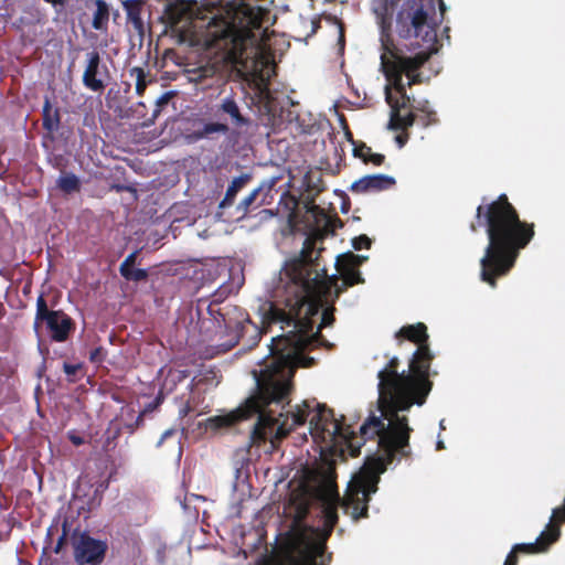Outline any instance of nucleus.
I'll return each mask as SVG.
<instances>
[{
    "label": "nucleus",
    "mask_w": 565,
    "mask_h": 565,
    "mask_svg": "<svg viewBox=\"0 0 565 565\" xmlns=\"http://www.w3.org/2000/svg\"><path fill=\"white\" fill-rule=\"evenodd\" d=\"M395 338L397 340H407L417 345L415 351L423 352L420 354V364L428 365V370H430L431 362L434 360V354L430 351L428 339L429 335L427 333V327L423 322H417L415 324L403 326L396 333ZM402 341H399V344Z\"/></svg>",
    "instance_id": "obj_15"
},
{
    "label": "nucleus",
    "mask_w": 565,
    "mask_h": 565,
    "mask_svg": "<svg viewBox=\"0 0 565 565\" xmlns=\"http://www.w3.org/2000/svg\"><path fill=\"white\" fill-rule=\"evenodd\" d=\"M383 46L391 55V57L385 54L381 56L382 72L387 81L384 87L385 102L391 108L387 128L390 130L405 129L415 122L413 113L402 115V109L412 106L406 87L423 83L418 71L435 51L420 50L414 56H404L393 43H384Z\"/></svg>",
    "instance_id": "obj_6"
},
{
    "label": "nucleus",
    "mask_w": 565,
    "mask_h": 565,
    "mask_svg": "<svg viewBox=\"0 0 565 565\" xmlns=\"http://www.w3.org/2000/svg\"><path fill=\"white\" fill-rule=\"evenodd\" d=\"M106 358V351L103 347H97L89 353V361L95 364H100Z\"/></svg>",
    "instance_id": "obj_42"
},
{
    "label": "nucleus",
    "mask_w": 565,
    "mask_h": 565,
    "mask_svg": "<svg viewBox=\"0 0 565 565\" xmlns=\"http://www.w3.org/2000/svg\"><path fill=\"white\" fill-rule=\"evenodd\" d=\"M334 316H333V308L332 309H326L322 312L321 323L319 326V330L326 327H329L333 323Z\"/></svg>",
    "instance_id": "obj_43"
},
{
    "label": "nucleus",
    "mask_w": 565,
    "mask_h": 565,
    "mask_svg": "<svg viewBox=\"0 0 565 565\" xmlns=\"http://www.w3.org/2000/svg\"><path fill=\"white\" fill-rule=\"evenodd\" d=\"M561 531L559 527L547 525L546 530L543 531L535 542L533 543H519L515 544L512 548L518 554H537L545 552L551 544L557 541L559 537Z\"/></svg>",
    "instance_id": "obj_20"
},
{
    "label": "nucleus",
    "mask_w": 565,
    "mask_h": 565,
    "mask_svg": "<svg viewBox=\"0 0 565 565\" xmlns=\"http://www.w3.org/2000/svg\"><path fill=\"white\" fill-rule=\"evenodd\" d=\"M281 329L288 327L286 323H280ZM292 329L286 334H280L271 339L269 351L271 361L262 371V379L258 381L257 393L246 399L245 404L238 407V414L241 418H247L254 414H258V424L254 431L255 439L265 438L264 435L268 434L274 438H280L286 435L284 427H274L270 418L267 414L262 411V406L268 404L281 405L288 399L291 392V379L298 366L310 367L313 365L312 358L303 356V351L312 344L318 337H320L319 330L313 333V329L308 332V343L306 347L297 350V353L291 354V345L287 343H278L279 338H289L290 335L298 332V328L290 326Z\"/></svg>",
    "instance_id": "obj_4"
},
{
    "label": "nucleus",
    "mask_w": 565,
    "mask_h": 565,
    "mask_svg": "<svg viewBox=\"0 0 565 565\" xmlns=\"http://www.w3.org/2000/svg\"><path fill=\"white\" fill-rule=\"evenodd\" d=\"M315 241L307 237L300 256L286 264L285 275L288 281L278 289L274 301L264 311L263 322L267 324L286 323L298 328V332L289 338H279L278 343L291 345L289 352L308 343V332L315 328L313 317L317 316L324 300L334 294L339 298L350 286L344 280L338 282L335 276L329 277L326 268H320L319 257L313 258Z\"/></svg>",
    "instance_id": "obj_2"
},
{
    "label": "nucleus",
    "mask_w": 565,
    "mask_h": 565,
    "mask_svg": "<svg viewBox=\"0 0 565 565\" xmlns=\"http://www.w3.org/2000/svg\"><path fill=\"white\" fill-rule=\"evenodd\" d=\"M57 188L65 194L81 191V181L74 173H63L56 181Z\"/></svg>",
    "instance_id": "obj_30"
},
{
    "label": "nucleus",
    "mask_w": 565,
    "mask_h": 565,
    "mask_svg": "<svg viewBox=\"0 0 565 565\" xmlns=\"http://www.w3.org/2000/svg\"><path fill=\"white\" fill-rule=\"evenodd\" d=\"M317 407V413L310 418L311 434L322 435V438H326L324 435L327 434L330 440H333L337 436L344 437L342 424L335 419L333 411L326 405L318 404Z\"/></svg>",
    "instance_id": "obj_17"
},
{
    "label": "nucleus",
    "mask_w": 565,
    "mask_h": 565,
    "mask_svg": "<svg viewBox=\"0 0 565 565\" xmlns=\"http://www.w3.org/2000/svg\"><path fill=\"white\" fill-rule=\"evenodd\" d=\"M396 181L386 174H370L354 181L350 191L354 194L375 193L391 189Z\"/></svg>",
    "instance_id": "obj_18"
},
{
    "label": "nucleus",
    "mask_w": 565,
    "mask_h": 565,
    "mask_svg": "<svg viewBox=\"0 0 565 565\" xmlns=\"http://www.w3.org/2000/svg\"><path fill=\"white\" fill-rule=\"evenodd\" d=\"M143 422V414H139V416L136 419V426H139Z\"/></svg>",
    "instance_id": "obj_54"
},
{
    "label": "nucleus",
    "mask_w": 565,
    "mask_h": 565,
    "mask_svg": "<svg viewBox=\"0 0 565 565\" xmlns=\"http://www.w3.org/2000/svg\"><path fill=\"white\" fill-rule=\"evenodd\" d=\"M109 77V70L103 63L99 52L96 50L88 52L82 76L83 85L92 92L102 93L106 88Z\"/></svg>",
    "instance_id": "obj_14"
},
{
    "label": "nucleus",
    "mask_w": 565,
    "mask_h": 565,
    "mask_svg": "<svg viewBox=\"0 0 565 565\" xmlns=\"http://www.w3.org/2000/svg\"><path fill=\"white\" fill-rule=\"evenodd\" d=\"M308 508L301 505L290 529L285 533L276 546L268 565H330L332 553H327V539L338 523V511L333 504L323 509L327 534L323 539H316L313 530L302 523Z\"/></svg>",
    "instance_id": "obj_7"
},
{
    "label": "nucleus",
    "mask_w": 565,
    "mask_h": 565,
    "mask_svg": "<svg viewBox=\"0 0 565 565\" xmlns=\"http://www.w3.org/2000/svg\"><path fill=\"white\" fill-rule=\"evenodd\" d=\"M270 10L260 6L242 2L236 10L238 24L225 17H213L202 33L206 47L224 51L234 65L244 66L250 54L266 41Z\"/></svg>",
    "instance_id": "obj_5"
},
{
    "label": "nucleus",
    "mask_w": 565,
    "mask_h": 565,
    "mask_svg": "<svg viewBox=\"0 0 565 565\" xmlns=\"http://www.w3.org/2000/svg\"><path fill=\"white\" fill-rule=\"evenodd\" d=\"M414 109L420 113L416 114L412 111L415 115V121H418L423 127H428L438 121L436 111L429 108L427 100L424 102L420 106L414 107Z\"/></svg>",
    "instance_id": "obj_29"
},
{
    "label": "nucleus",
    "mask_w": 565,
    "mask_h": 565,
    "mask_svg": "<svg viewBox=\"0 0 565 565\" xmlns=\"http://www.w3.org/2000/svg\"><path fill=\"white\" fill-rule=\"evenodd\" d=\"M306 215L308 220H312L316 226H320L321 223H323L326 227L330 226L331 218L328 216L323 209L313 203V200L306 204Z\"/></svg>",
    "instance_id": "obj_28"
},
{
    "label": "nucleus",
    "mask_w": 565,
    "mask_h": 565,
    "mask_svg": "<svg viewBox=\"0 0 565 565\" xmlns=\"http://www.w3.org/2000/svg\"><path fill=\"white\" fill-rule=\"evenodd\" d=\"M188 376L189 371L186 370H170L168 372L163 386L171 391L178 383L184 381Z\"/></svg>",
    "instance_id": "obj_37"
},
{
    "label": "nucleus",
    "mask_w": 565,
    "mask_h": 565,
    "mask_svg": "<svg viewBox=\"0 0 565 565\" xmlns=\"http://www.w3.org/2000/svg\"><path fill=\"white\" fill-rule=\"evenodd\" d=\"M81 370H82L81 363L71 364V363L64 362V364H63V371L67 375L68 382H75L76 381L75 375Z\"/></svg>",
    "instance_id": "obj_39"
},
{
    "label": "nucleus",
    "mask_w": 565,
    "mask_h": 565,
    "mask_svg": "<svg viewBox=\"0 0 565 565\" xmlns=\"http://www.w3.org/2000/svg\"><path fill=\"white\" fill-rule=\"evenodd\" d=\"M234 285L231 281L221 285L212 295L213 299L210 303H215L216 307H222L221 303L234 292Z\"/></svg>",
    "instance_id": "obj_36"
},
{
    "label": "nucleus",
    "mask_w": 565,
    "mask_h": 565,
    "mask_svg": "<svg viewBox=\"0 0 565 565\" xmlns=\"http://www.w3.org/2000/svg\"><path fill=\"white\" fill-rule=\"evenodd\" d=\"M518 563H519L518 553L514 552V550L512 548L504 561V565H518Z\"/></svg>",
    "instance_id": "obj_48"
},
{
    "label": "nucleus",
    "mask_w": 565,
    "mask_h": 565,
    "mask_svg": "<svg viewBox=\"0 0 565 565\" xmlns=\"http://www.w3.org/2000/svg\"><path fill=\"white\" fill-rule=\"evenodd\" d=\"M440 10L444 11L445 10V4L443 1H440Z\"/></svg>",
    "instance_id": "obj_56"
},
{
    "label": "nucleus",
    "mask_w": 565,
    "mask_h": 565,
    "mask_svg": "<svg viewBox=\"0 0 565 565\" xmlns=\"http://www.w3.org/2000/svg\"><path fill=\"white\" fill-rule=\"evenodd\" d=\"M146 4V0H125L122 2L127 24L131 25L132 30L140 39L146 34V23L143 20Z\"/></svg>",
    "instance_id": "obj_21"
},
{
    "label": "nucleus",
    "mask_w": 565,
    "mask_h": 565,
    "mask_svg": "<svg viewBox=\"0 0 565 565\" xmlns=\"http://www.w3.org/2000/svg\"><path fill=\"white\" fill-rule=\"evenodd\" d=\"M129 74L136 81V93L141 96L148 85L147 72L142 67L135 66L129 70Z\"/></svg>",
    "instance_id": "obj_34"
},
{
    "label": "nucleus",
    "mask_w": 565,
    "mask_h": 565,
    "mask_svg": "<svg viewBox=\"0 0 565 565\" xmlns=\"http://www.w3.org/2000/svg\"><path fill=\"white\" fill-rule=\"evenodd\" d=\"M60 125V111L53 108L49 98H45L42 111V126L45 130L53 132Z\"/></svg>",
    "instance_id": "obj_26"
},
{
    "label": "nucleus",
    "mask_w": 565,
    "mask_h": 565,
    "mask_svg": "<svg viewBox=\"0 0 565 565\" xmlns=\"http://www.w3.org/2000/svg\"><path fill=\"white\" fill-rule=\"evenodd\" d=\"M396 0H373V11L380 20L382 33L391 28V17Z\"/></svg>",
    "instance_id": "obj_23"
},
{
    "label": "nucleus",
    "mask_w": 565,
    "mask_h": 565,
    "mask_svg": "<svg viewBox=\"0 0 565 565\" xmlns=\"http://www.w3.org/2000/svg\"><path fill=\"white\" fill-rule=\"evenodd\" d=\"M335 221L339 222L340 226H342L340 218H337Z\"/></svg>",
    "instance_id": "obj_57"
},
{
    "label": "nucleus",
    "mask_w": 565,
    "mask_h": 565,
    "mask_svg": "<svg viewBox=\"0 0 565 565\" xmlns=\"http://www.w3.org/2000/svg\"><path fill=\"white\" fill-rule=\"evenodd\" d=\"M74 558L78 565H100L104 562L107 544L75 529L71 535Z\"/></svg>",
    "instance_id": "obj_13"
},
{
    "label": "nucleus",
    "mask_w": 565,
    "mask_h": 565,
    "mask_svg": "<svg viewBox=\"0 0 565 565\" xmlns=\"http://www.w3.org/2000/svg\"><path fill=\"white\" fill-rule=\"evenodd\" d=\"M553 522H565V508H557L553 510L552 520L548 525H552ZM553 526H557L553 524Z\"/></svg>",
    "instance_id": "obj_44"
},
{
    "label": "nucleus",
    "mask_w": 565,
    "mask_h": 565,
    "mask_svg": "<svg viewBox=\"0 0 565 565\" xmlns=\"http://www.w3.org/2000/svg\"><path fill=\"white\" fill-rule=\"evenodd\" d=\"M366 259V256H361L352 252H348L337 257V266L359 267Z\"/></svg>",
    "instance_id": "obj_35"
},
{
    "label": "nucleus",
    "mask_w": 565,
    "mask_h": 565,
    "mask_svg": "<svg viewBox=\"0 0 565 565\" xmlns=\"http://www.w3.org/2000/svg\"><path fill=\"white\" fill-rule=\"evenodd\" d=\"M126 280L128 281H143L148 279V271L146 269L141 268H130L127 270V273L120 274Z\"/></svg>",
    "instance_id": "obj_38"
},
{
    "label": "nucleus",
    "mask_w": 565,
    "mask_h": 565,
    "mask_svg": "<svg viewBox=\"0 0 565 565\" xmlns=\"http://www.w3.org/2000/svg\"><path fill=\"white\" fill-rule=\"evenodd\" d=\"M183 15V9L174 4H168L163 13V19L170 28L175 29L181 22Z\"/></svg>",
    "instance_id": "obj_33"
},
{
    "label": "nucleus",
    "mask_w": 565,
    "mask_h": 565,
    "mask_svg": "<svg viewBox=\"0 0 565 565\" xmlns=\"http://www.w3.org/2000/svg\"><path fill=\"white\" fill-rule=\"evenodd\" d=\"M289 403V398L284 402L281 405H277L275 403L273 404H268L266 406H262V411H264V413L267 414L268 418H270V422L273 423L274 427H284L286 429V435L284 437H280V438H274L271 437L270 435L266 434L264 435L265 438L263 439H255L254 438V431L256 429V426L258 424V420L256 422V424L254 425V428L252 430V434H250V440H252V445L254 446H257L259 447L260 445L265 444L266 441H269L271 447L275 449L278 447V444L288 436V434L290 433V430L292 428H295L296 426H301L303 425L307 419H308V416L310 414V404L305 401L303 404H302V407H297V411L294 412L291 414V418H292V423L290 426H287V423L286 422H282L280 423V418L282 417V413H279L278 414V418H276L274 415L276 413L275 409L271 408L273 405H275L276 407H280V408H284L285 407V404H288ZM254 416H257L258 417V414H254ZM253 417V415H252ZM250 418V416H249ZM245 418H241L239 417V414H238V408L225 416V417H220L218 420L222 422L223 425L225 426H231V425H234L235 423L239 422V420H244ZM248 419V417L246 418Z\"/></svg>",
    "instance_id": "obj_11"
},
{
    "label": "nucleus",
    "mask_w": 565,
    "mask_h": 565,
    "mask_svg": "<svg viewBox=\"0 0 565 565\" xmlns=\"http://www.w3.org/2000/svg\"><path fill=\"white\" fill-rule=\"evenodd\" d=\"M354 157L361 159L365 164H373L380 167L385 161V156L382 153H375L372 151V148L361 142L354 146L353 149Z\"/></svg>",
    "instance_id": "obj_24"
},
{
    "label": "nucleus",
    "mask_w": 565,
    "mask_h": 565,
    "mask_svg": "<svg viewBox=\"0 0 565 565\" xmlns=\"http://www.w3.org/2000/svg\"><path fill=\"white\" fill-rule=\"evenodd\" d=\"M420 351H415L408 363V370L398 372L399 359L390 358L385 367L379 371V409L381 416H370L360 427L363 443L377 437V446L385 449L388 457L399 454L411 455L409 437L412 428L408 418L399 412L411 409L413 405L426 403L433 390L428 365L420 364Z\"/></svg>",
    "instance_id": "obj_1"
},
{
    "label": "nucleus",
    "mask_w": 565,
    "mask_h": 565,
    "mask_svg": "<svg viewBox=\"0 0 565 565\" xmlns=\"http://www.w3.org/2000/svg\"><path fill=\"white\" fill-rule=\"evenodd\" d=\"M137 255L138 250H135L125 258V260L119 266L120 274L127 273L128 269L134 267L137 259Z\"/></svg>",
    "instance_id": "obj_41"
},
{
    "label": "nucleus",
    "mask_w": 565,
    "mask_h": 565,
    "mask_svg": "<svg viewBox=\"0 0 565 565\" xmlns=\"http://www.w3.org/2000/svg\"><path fill=\"white\" fill-rule=\"evenodd\" d=\"M435 0H406L397 12L395 32L399 40L407 41V50L436 51L437 42Z\"/></svg>",
    "instance_id": "obj_8"
},
{
    "label": "nucleus",
    "mask_w": 565,
    "mask_h": 565,
    "mask_svg": "<svg viewBox=\"0 0 565 565\" xmlns=\"http://www.w3.org/2000/svg\"><path fill=\"white\" fill-rule=\"evenodd\" d=\"M477 227H482L488 237L484 255L480 259V278L494 288L497 279L511 271L521 250L534 238L535 224L522 221L503 193L492 201L482 198L476 211V224L470 225L473 232Z\"/></svg>",
    "instance_id": "obj_3"
},
{
    "label": "nucleus",
    "mask_w": 565,
    "mask_h": 565,
    "mask_svg": "<svg viewBox=\"0 0 565 565\" xmlns=\"http://www.w3.org/2000/svg\"><path fill=\"white\" fill-rule=\"evenodd\" d=\"M175 57H177V52L173 49H168L163 53V58L164 60L174 61Z\"/></svg>",
    "instance_id": "obj_51"
},
{
    "label": "nucleus",
    "mask_w": 565,
    "mask_h": 565,
    "mask_svg": "<svg viewBox=\"0 0 565 565\" xmlns=\"http://www.w3.org/2000/svg\"><path fill=\"white\" fill-rule=\"evenodd\" d=\"M349 448L352 457H358L360 455V445L355 447L354 444L349 440Z\"/></svg>",
    "instance_id": "obj_52"
},
{
    "label": "nucleus",
    "mask_w": 565,
    "mask_h": 565,
    "mask_svg": "<svg viewBox=\"0 0 565 565\" xmlns=\"http://www.w3.org/2000/svg\"><path fill=\"white\" fill-rule=\"evenodd\" d=\"M192 412H194V406L192 405L191 401L188 399L185 404L179 409V416L184 418Z\"/></svg>",
    "instance_id": "obj_46"
},
{
    "label": "nucleus",
    "mask_w": 565,
    "mask_h": 565,
    "mask_svg": "<svg viewBox=\"0 0 565 565\" xmlns=\"http://www.w3.org/2000/svg\"><path fill=\"white\" fill-rule=\"evenodd\" d=\"M371 243V239L364 234L356 236L352 239V246L356 250H361L362 248H370Z\"/></svg>",
    "instance_id": "obj_40"
},
{
    "label": "nucleus",
    "mask_w": 565,
    "mask_h": 565,
    "mask_svg": "<svg viewBox=\"0 0 565 565\" xmlns=\"http://www.w3.org/2000/svg\"><path fill=\"white\" fill-rule=\"evenodd\" d=\"M173 433H174V431H173V429H168V430H166V431L161 435V438H160V439H159V441H158V447H159V446H161V445L163 444V441H164L168 437L172 436V435H173Z\"/></svg>",
    "instance_id": "obj_53"
},
{
    "label": "nucleus",
    "mask_w": 565,
    "mask_h": 565,
    "mask_svg": "<svg viewBox=\"0 0 565 565\" xmlns=\"http://www.w3.org/2000/svg\"><path fill=\"white\" fill-rule=\"evenodd\" d=\"M382 450L384 451L385 457L366 458L355 483L349 487L344 497L343 507L345 513H349L354 521L367 518V503L370 501V495L375 493L377 490L380 475L386 470L387 465L391 463L396 456H401L399 454H396L391 458L385 449Z\"/></svg>",
    "instance_id": "obj_9"
},
{
    "label": "nucleus",
    "mask_w": 565,
    "mask_h": 565,
    "mask_svg": "<svg viewBox=\"0 0 565 565\" xmlns=\"http://www.w3.org/2000/svg\"><path fill=\"white\" fill-rule=\"evenodd\" d=\"M308 188L316 191L317 193H320L324 190V186L322 185V180L319 179L318 182L311 184V183H308Z\"/></svg>",
    "instance_id": "obj_50"
},
{
    "label": "nucleus",
    "mask_w": 565,
    "mask_h": 565,
    "mask_svg": "<svg viewBox=\"0 0 565 565\" xmlns=\"http://www.w3.org/2000/svg\"><path fill=\"white\" fill-rule=\"evenodd\" d=\"M445 446H444V443L443 441H438L437 443V449H444Z\"/></svg>",
    "instance_id": "obj_55"
},
{
    "label": "nucleus",
    "mask_w": 565,
    "mask_h": 565,
    "mask_svg": "<svg viewBox=\"0 0 565 565\" xmlns=\"http://www.w3.org/2000/svg\"><path fill=\"white\" fill-rule=\"evenodd\" d=\"M60 525H61L62 532H61V535L58 536L56 545L53 547L52 551L55 554H60L62 552L63 547L65 546L67 536L71 532L70 520H68V518H64L62 523H60V519H54L53 522L51 523V525L46 530V535H45V540H44L45 545L42 551V556L49 554V548L51 547V545L53 543V536L58 533Z\"/></svg>",
    "instance_id": "obj_22"
},
{
    "label": "nucleus",
    "mask_w": 565,
    "mask_h": 565,
    "mask_svg": "<svg viewBox=\"0 0 565 565\" xmlns=\"http://www.w3.org/2000/svg\"><path fill=\"white\" fill-rule=\"evenodd\" d=\"M275 181L262 183L257 189L253 190L247 196H245L239 204L236 206L237 213L241 216H245L252 207H258L260 205L270 204L273 199L271 192Z\"/></svg>",
    "instance_id": "obj_19"
},
{
    "label": "nucleus",
    "mask_w": 565,
    "mask_h": 565,
    "mask_svg": "<svg viewBox=\"0 0 565 565\" xmlns=\"http://www.w3.org/2000/svg\"><path fill=\"white\" fill-rule=\"evenodd\" d=\"M95 4L92 26L97 31H106L109 21V7L104 0H95Z\"/></svg>",
    "instance_id": "obj_27"
},
{
    "label": "nucleus",
    "mask_w": 565,
    "mask_h": 565,
    "mask_svg": "<svg viewBox=\"0 0 565 565\" xmlns=\"http://www.w3.org/2000/svg\"><path fill=\"white\" fill-rule=\"evenodd\" d=\"M68 439L71 440V443L75 446H81L84 444V438L74 434V433H70L68 434Z\"/></svg>",
    "instance_id": "obj_49"
},
{
    "label": "nucleus",
    "mask_w": 565,
    "mask_h": 565,
    "mask_svg": "<svg viewBox=\"0 0 565 565\" xmlns=\"http://www.w3.org/2000/svg\"><path fill=\"white\" fill-rule=\"evenodd\" d=\"M43 1L51 4L55 9L56 12H61L68 2V0H43Z\"/></svg>",
    "instance_id": "obj_47"
},
{
    "label": "nucleus",
    "mask_w": 565,
    "mask_h": 565,
    "mask_svg": "<svg viewBox=\"0 0 565 565\" xmlns=\"http://www.w3.org/2000/svg\"><path fill=\"white\" fill-rule=\"evenodd\" d=\"M409 127L405 128V129H397L396 131H402L399 135H397L395 137V141L396 143L398 145L399 148H403L406 142L408 141L409 139V134L407 132V129Z\"/></svg>",
    "instance_id": "obj_45"
},
{
    "label": "nucleus",
    "mask_w": 565,
    "mask_h": 565,
    "mask_svg": "<svg viewBox=\"0 0 565 565\" xmlns=\"http://www.w3.org/2000/svg\"><path fill=\"white\" fill-rule=\"evenodd\" d=\"M230 131V126L217 119V121H211L203 125L202 129L196 132L199 138H205L213 134L226 135Z\"/></svg>",
    "instance_id": "obj_31"
},
{
    "label": "nucleus",
    "mask_w": 565,
    "mask_h": 565,
    "mask_svg": "<svg viewBox=\"0 0 565 565\" xmlns=\"http://www.w3.org/2000/svg\"><path fill=\"white\" fill-rule=\"evenodd\" d=\"M344 280V286H354L364 282V278L358 267L337 266Z\"/></svg>",
    "instance_id": "obj_32"
},
{
    "label": "nucleus",
    "mask_w": 565,
    "mask_h": 565,
    "mask_svg": "<svg viewBox=\"0 0 565 565\" xmlns=\"http://www.w3.org/2000/svg\"><path fill=\"white\" fill-rule=\"evenodd\" d=\"M207 312L216 323L220 332L224 333L227 338L225 342L218 344L222 348V352L233 349L249 328L254 333L253 344H257L262 338L263 331L250 321L247 312L237 306L225 305L216 307L215 303H210Z\"/></svg>",
    "instance_id": "obj_10"
},
{
    "label": "nucleus",
    "mask_w": 565,
    "mask_h": 565,
    "mask_svg": "<svg viewBox=\"0 0 565 565\" xmlns=\"http://www.w3.org/2000/svg\"><path fill=\"white\" fill-rule=\"evenodd\" d=\"M250 177L242 174L235 178L228 185L224 199L220 203V209H226L234 203L237 193L248 183Z\"/></svg>",
    "instance_id": "obj_25"
},
{
    "label": "nucleus",
    "mask_w": 565,
    "mask_h": 565,
    "mask_svg": "<svg viewBox=\"0 0 565 565\" xmlns=\"http://www.w3.org/2000/svg\"><path fill=\"white\" fill-rule=\"evenodd\" d=\"M213 115L216 119L226 122L235 130L242 131L252 125L248 116L242 113V109L233 95L226 96L214 106Z\"/></svg>",
    "instance_id": "obj_16"
},
{
    "label": "nucleus",
    "mask_w": 565,
    "mask_h": 565,
    "mask_svg": "<svg viewBox=\"0 0 565 565\" xmlns=\"http://www.w3.org/2000/svg\"><path fill=\"white\" fill-rule=\"evenodd\" d=\"M42 327L52 341L65 342L75 331V321L63 310L50 309L44 295H40L36 299L33 328L39 334Z\"/></svg>",
    "instance_id": "obj_12"
}]
</instances>
